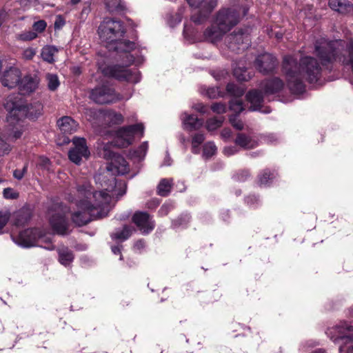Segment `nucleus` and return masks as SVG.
I'll return each instance as SVG.
<instances>
[{"instance_id":"nucleus-31","label":"nucleus","mask_w":353,"mask_h":353,"mask_svg":"<svg viewBox=\"0 0 353 353\" xmlns=\"http://www.w3.org/2000/svg\"><path fill=\"white\" fill-rule=\"evenodd\" d=\"M148 149V143L147 141L143 142L139 148L134 150L132 153H131V157L134 159H137L138 160H141L144 159L146 152Z\"/></svg>"},{"instance_id":"nucleus-26","label":"nucleus","mask_w":353,"mask_h":353,"mask_svg":"<svg viewBox=\"0 0 353 353\" xmlns=\"http://www.w3.org/2000/svg\"><path fill=\"white\" fill-rule=\"evenodd\" d=\"M59 261L63 265H68L72 262L74 256L72 252L66 248L59 250Z\"/></svg>"},{"instance_id":"nucleus-19","label":"nucleus","mask_w":353,"mask_h":353,"mask_svg":"<svg viewBox=\"0 0 353 353\" xmlns=\"http://www.w3.org/2000/svg\"><path fill=\"white\" fill-rule=\"evenodd\" d=\"M57 125L63 133L72 134L78 129V123L70 117H63L57 121Z\"/></svg>"},{"instance_id":"nucleus-56","label":"nucleus","mask_w":353,"mask_h":353,"mask_svg":"<svg viewBox=\"0 0 353 353\" xmlns=\"http://www.w3.org/2000/svg\"><path fill=\"white\" fill-rule=\"evenodd\" d=\"M112 251L114 254H121V249L119 247H112Z\"/></svg>"},{"instance_id":"nucleus-27","label":"nucleus","mask_w":353,"mask_h":353,"mask_svg":"<svg viewBox=\"0 0 353 353\" xmlns=\"http://www.w3.org/2000/svg\"><path fill=\"white\" fill-rule=\"evenodd\" d=\"M133 230L132 227L125 225L121 230L114 232L111 236L113 239L125 241L132 235Z\"/></svg>"},{"instance_id":"nucleus-63","label":"nucleus","mask_w":353,"mask_h":353,"mask_svg":"<svg viewBox=\"0 0 353 353\" xmlns=\"http://www.w3.org/2000/svg\"><path fill=\"white\" fill-rule=\"evenodd\" d=\"M276 37L278 39H280V38H281V37H281V35H280V34H276Z\"/></svg>"},{"instance_id":"nucleus-61","label":"nucleus","mask_w":353,"mask_h":353,"mask_svg":"<svg viewBox=\"0 0 353 353\" xmlns=\"http://www.w3.org/2000/svg\"><path fill=\"white\" fill-rule=\"evenodd\" d=\"M46 249H48V250H53L54 249V246L50 245L48 247H46Z\"/></svg>"},{"instance_id":"nucleus-47","label":"nucleus","mask_w":353,"mask_h":353,"mask_svg":"<svg viewBox=\"0 0 353 353\" xmlns=\"http://www.w3.org/2000/svg\"><path fill=\"white\" fill-rule=\"evenodd\" d=\"M85 114L87 119L92 121H94L95 119V118L97 117L98 115L100 114V113H99L97 111L93 110L92 109H88V110H86Z\"/></svg>"},{"instance_id":"nucleus-39","label":"nucleus","mask_w":353,"mask_h":353,"mask_svg":"<svg viewBox=\"0 0 353 353\" xmlns=\"http://www.w3.org/2000/svg\"><path fill=\"white\" fill-rule=\"evenodd\" d=\"M226 89L228 92L236 97H241L244 93L243 88H239L234 83H228Z\"/></svg>"},{"instance_id":"nucleus-59","label":"nucleus","mask_w":353,"mask_h":353,"mask_svg":"<svg viewBox=\"0 0 353 353\" xmlns=\"http://www.w3.org/2000/svg\"><path fill=\"white\" fill-rule=\"evenodd\" d=\"M347 353H353V345L351 346V348H349Z\"/></svg>"},{"instance_id":"nucleus-57","label":"nucleus","mask_w":353,"mask_h":353,"mask_svg":"<svg viewBox=\"0 0 353 353\" xmlns=\"http://www.w3.org/2000/svg\"><path fill=\"white\" fill-rule=\"evenodd\" d=\"M126 58L128 59V63L130 64L132 63L133 61H134V58L132 55L130 54H126Z\"/></svg>"},{"instance_id":"nucleus-30","label":"nucleus","mask_w":353,"mask_h":353,"mask_svg":"<svg viewBox=\"0 0 353 353\" xmlns=\"http://www.w3.org/2000/svg\"><path fill=\"white\" fill-rule=\"evenodd\" d=\"M105 3L110 12H118L123 10L121 0H105Z\"/></svg>"},{"instance_id":"nucleus-8","label":"nucleus","mask_w":353,"mask_h":353,"mask_svg":"<svg viewBox=\"0 0 353 353\" xmlns=\"http://www.w3.org/2000/svg\"><path fill=\"white\" fill-rule=\"evenodd\" d=\"M72 147L68 152L69 159L75 164H80L83 159H88L90 151L84 138L74 137L72 140Z\"/></svg>"},{"instance_id":"nucleus-55","label":"nucleus","mask_w":353,"mask_h":353,"mask_svg":"<svg viewBox=\"0 0 353 353\" xmlns=\"http://www.w3.org/2000/svg\"><path fill=\"white\" fill-rule=\"evenodd\" d=\"M168 210V206L167 205H163L161 208L159 212L161 213V215H165L167 214Z\"/></svg>"},{"instance_id":"nucleus-10","label":"nucleus","mask_w":353,"mask_h":353,"mask_svg":"<svg viewBox=\"0 0 353 353\" xmlns=\"http://www.w3.org/2000/svg\"><path fill=\"white\" fill-rule=\"evenodd\" d=\"M239 21L238 13L234 10H223L219 12L216 19L217 26L226 32Z\"/></svg>"},{"instance_id":"nucleus-7","label":"nucleus","mask_w":353,"mask_h":353,"mask_svg":"<svg viewBox=\"0 0 353 353\" xmlns=\"http://www.w3.org/2000/svg\"><path fill=\"white\" fill-rule=\"evenodd\" d=\"M143 134V126L141 123L123 127L119 129L114 136V145L119 148H125L130 145L137 132Z\"/></svg>"},{"instance_id":"nucleus-14","label":"nucleus","mask_w":353,"mask_h":353,"mask_svg":"<svg viewBox=\"0 0 353 353\" xmlns=\"http://www.w3.org/2000/svg\"><path fill=\"white\" fill-rule=\"evenodd\" d=\"M276 59L272 54L265 53L259 55L255 61L259 71L263 74H268L273 71L276 65Z\"/></svg>"},{"instance_id":"nucleus-16","label":"nucleus","mask_w":353,"mask_h":353,"mask_svg":"<svg viewBox=\"0 0 353 353\" xmlns=\"http://www.w3.org/2000/svg\"><path fill=\"white\" fill-rule=\"evenodd\" d=\"M132 221L139 228V230L144 234L150 232L154 227L148 214L145 212L135 213L132 217Z\"/></svg>"},{"instance_id":"nucleus-33","label":"nucleus","mask_w":353,"mask_h":353,"mask_svg":"<svg viewBox=\"0 0 353 353\" xmlns=\"http://www.w3.org/2000/svg\"><path fill=\"white\" fill-rule=\"evenodd\" d=\"M223 122V117L210 119L206 122V128L209 131L215 130L221 126Z\"/></svg>"},{"instance_id":"nucleus-23","label":"nucleus","mask_w":353,"mask_h":353,"mask_svg":"<svg viewBox=\"0 0 353 353\" xmlns=\"http://www.w3.org/2000/svg\"><path fill=\"white\" fill-rule=\"evenodd\" d=\"M328 4L331 9L340 13H346L352 9L347 0H330Z\"/></svg>"},{"instance_id":"nucleus-43","label":"nucleus","mask_w":353,"mask_h":353,"mask_svg":"<svg viewBox=\"0 0 353 353\" xmlns=\"http://www.w3.org/2000/svg\"><path fill=\"white\" fill-rule=\"evenodd\" d=\"M46 22L43 20H39L34 22L32 25L33 30L35 32H42L46 28Z\"/></svg>"},{"instance_id":"nucleus-64","label":"nucleus","mask_w":353,"mask_h":353,"mask_svg":"<svg viewBox=\"0 0 353 353\" xmlns=\"http://www.w3.org/2000/svg\"><path fill=\"white\" fill-rule=\"evenodd\" d=\"M319 352H321V350H317V351H315V352H314L313 353H319Z\"/></svg>"},{"instance_id":"nucleus-4","label":"nucleus","mask_w":353,"mask_h":353,"mask_svg":"<svg viewBox=\"0 0 353 353\" xmlns=\"http://www.w3.org/2000/svg\"><path fill=\"white\" fill-rule=\"evenodd\" d=\"M125 32L123 24L119 21L105 19L100 24L98 33L101 39L107 43L117 42L114 50L128 52L135 48V44L129 41H119Z\"/></svg>"},{"instance_id":"nucleus-53","label":"nucleus","mask_w":353,"mask_h":353,"mask_svg":"<svg viewBox=\"0 0 353 353\" xmlns=\"http://www.w3.org/2000/svg\"><path fill=\"white\" fill-rule=\"evenodd\" d=\"M231 130L230 129L225 128L221 131V137L224 139H228L231 137Z\"/></svg>"},{"instance_id":"nucleus-25","label":"nucleus","mask_w":353,"mask_h":353,"mask_svg":"<svg viewBox=\"0 0 353 353\" xmlns=\"http://www.w3.org/2000/svg\"><path fill=\"white\" fill-rule=\"evenodd\" d=\"M283 83L279 79H274L268 81L265 85L264 92L266 94H273L282 89Z\"/></svg>"},{"instance_id":"nucleus-24","label":"nucleus","mask_w":353,"mask_h":353,"mask_svg":"<svg viewBox=\"0 0 353 353\" xmlns=\"http://www.w3.org/2000/svg\"><path fill=\"white\" fill-rule=\"evenodd\" d=\"M58 52V49L52 46H44L41 52V57L42 59L49 63H52L54 62V56Z\"/></svg>"},{"instance_id":"nucleus-62","label":"nucleus","mask_w":353,"mask_h":353,"mask_svg":"<svg viewBox=\"0 0 353 353\" xmlns=\"http://www.w3.org/2000/svg\"><path fill=\"white\" fill-rule=\"evenodd\" d=\"M43 161H44L45 164H47V163H49V160H48V159H45L43 160Z\"/></svg>"},{"instance_id":"nucleus-60","label":"nucleus","mask_w":353,"mask_h":353,"mask_svg":"<svg viewBox=\"0 0 353 353\" xmlns=\"http://www.w3.org/2000/svg\"><path fill=\"white\" fill-rule=\"evenodd\" d=\"M81 0H71V3L72 4H77Z\"/></svg>"},{"instance_id":"nucleus-13","label":"nucleus","mask_w":353,"mask_h":353,"mask_svg":"<svg viewBox=\"0 0 353 353\" xmlns=\"http://www.w3.org/2000/svg\"><path fill=\"white\" fill-rule=\"evenodd\" d=\"M191 7L199 8L201 7L202 16L199 17L194 13L192 16V20L196 23H200L202 21L207 17L208 14L216 6V1L215 0H211L208 3H205V0H187Z\"/></svg>"},{"instance_id":"nucleus-50","label":"nucleus","mask_w":353,"mask_h":353,"mask_svg":"<svg viewBox=\"0 0 353 353\" xmlns=\"http://www.w3.org/2000/svg\"><path fill=\"white\" fill-rule=\"evenodd\" d=\"M237 152V150L234 146L225 147L223 149V153L227 156L232 155Z\"/></svg>"},{"instance_id":"nucleus-36","label":"nucleus","mask_w":353,"mask_h":353,"mask_svg":"<svg viewBox=\"0 0 353 353\" xmlns=\"http://www.w3.org/2000/svg\"><path fill=\"white\" fill-rule=\"evenodd\" d=\"M37 37V33L33 30L25 31L17 36V40L28 41H32Z\"/></svg>"},{"instance_id":"nucleus-1","label":"nucleus","mask_w":353,"mask_h":353,"mask_svg":"<svg viewBox=\"0 0 353 353\" xmlns=\"http://www.w3.org/2000/svg\"><path fill=\"white\" fill-rule=\"evenodd\" d=\"M99 154L104 159H111V162L107 167L106 174H99L94 176L98 190L92 191L88 182L77 187V198L75 201L77 210L72 213V220L79 226L87 224L93 219L107 216L112 199H118L126 192L125 181H117L114 177L108 176L109 172L121 175L128 173L130 168L125 159L111 152L108 144L103 146Z\"/></svg>"},{"instance_id":"nucleus-49","label":"nucleus","mask_w":353,"mask_h":353,"mask_svg":"<svg viewBox=\"0 0 353 353\" xmlns=\"http://www.w3.org/2000/svg\"><path fill=\"white\" fill-rule=\"evenodd\" d=\"M230 122L234 128L237 130H242L243 128V123L241 121L236 119V118H231Z\"/></svg>"},{"instance_id":"nucleus-48","label":"nucleus","mask_w":353,"mask_h":353,"mask_svg":"<svg viewBox=\"0 0 353 353\" xmlns=\"http://www.w3.org/2000/svg\"><path fill=\"white\" fill-rule=\"evenodd\" d=\"M9 216L7 214H3L0 212V234L2 232V230L7 224Z\"/></svg>"},{"instance_id":"nucleus-34","label":"nucleus","mask_w":353,"mask_h":353,"mask_svg":"<svg viewBox=\"0 0 353 353\" xmlns=\"http://www.w3.org/2000/svg\"><path fill=\"white\" fill-rule=\"evenodd\" d=\"M46 79L48 81V87L49 90L54 91L57 89L59 86V78L56 74H47Z\"/></svg>"},{"instance_id":"nucleus-35","label":"nucleus","mask_w":353,"mask_h":353,"mask_svg":"<svg viewBox=\"0 0 353 353\" xmlns=\"http://www.w3.org/2000/svg\"><path fill=\"white\" fill-rule=\"evenodd\" d=\"M216 152V147L212 142H208L203 146V155L205 158L213 156Z\"/></svg>"},{"instance_id":"nucleus-18","label":"nucleus","mask_w":353,"mask_h":353,"mask_svg":"<svg viewBox=\"0 0 353 353\" xmlns=\"http://www.w3.org/2000/svg\"><path fill=\"white\" fill-rule=\"evenodd\" d=\"M352 331H353L352 326L343 323L332 329H329L327 334L332 339L345 340L350 338L347 334Z\"/></svg>"},{"instance_id":"nucleus-37","label":"nucleus","mask_w":353,"mask_h":353,"mask_svg":"<svg viewBox=\"0 0 353 353\" xmlns=\"http://www.w3.org/2000/svg\"><path fill=\"white\" fill-rule=\"evenodd\" d=\"M15 219L16 220L14 224L17 226H20L23 225L28 221L30 219V216L26 212H19L16 214Z\"/></svg>"},{"instance_id":"nucleus-40","label":"nucleus","mask_w":353,"mask_h":353,"mask_svg":"<svg viewBox=\"0 0 353 353\" xmlns=\"http://www.w3.org/2000/svg\"><path fill=\"white\" fill-rule=\"evenodd\" d=\"M274 178V173H271L270 171L265 170L259 176V184L260 185H266L269 183V181Z\"/></svg>"},{"instance_id":"nucleus-52","label":"nucleus","mask_w":353,"mask_h":353,"mask_svg":"<svg viewBox=\"0 0 353 353\" xmlns=\"http://www.w3.org/2000/svg\"><path fill=\"white\" fill-rule=\"evenodd\" d=\"M26 170V167L25 166L22 170H14L13 174L14 176L17 179H21L24 175V172Z\"/></svg>"},{"instance_id":"nucleus-9","label":"nucleus","mask_w":353,"mask_h":353,"mask_svg":"<svg viewBox=\"0 0 353 353\" xmlns=\"http://www.w3.org/2000/svg\"><path fill=\"white\" fill-rule=\"evenodd\" d=\"M69 212L66 206L61 204L56 205L54 210L49 212L50 222L53 229L59 234H64L67 229L65 215Z\"/></svg>"},{"instance_id":"nucleus-45","label":"nucleus","mask_w":353,"mask_h":353,"mask_svg":"<svg viewBox=\"0 0 353 353\" xmlns=\"http://www.w3.org/2000/svg\"><path fill=\"white\" fill-rule=\"evenodd\" d=\"M211 109L214 112L223 114L226 111V106L221 103H215L212 105Z\"/></svg>"},{"instance_id":"nucleus-3","label":"nucleus","mask_w":353,"mask_h":353,"mask_svg":"<svg viewBox=\"0 0 353 353\" xmlns=\"http://www.w3.org/2000/svg\"><path fill=\"white\" fill-rule=\"evenodd\" d=\"M19 102L17 97L10 96L3 103V108L8 114L7 121L12 126V132L9 137L14 139L19 138L22 134L23 130L19 124L21 119L25 117L32 119L37 118L43 110V106L39 102L27 107L20 105Z\"/></svg>"},{"instance_id":"nucleus-20","label":"nucleus","mask_w":353,"mask_h":353,"mask_svg":"<svg viewBox=\"0 0 353 353\" xmlns=\"http://www.w3.org/2000/svg\"><path fill=\"white\" fill-rule=\"evenodd\" d=\"M181 119L183 128L189 131L197 130L203 125L202 120L199 119L193 114L184 113Z\"/></svg>"},{"instance_id":"nucleus-28","label":"nucleus","mask_w":353,"mask_h":353,"mask_svg":"<svg viewBox=\"0 0 353 353\" xmlns=\"http://www.w3.org/2000/svg\"><path fill=\"white\" fill-rule=\"evenodd\" d=\"M37 85L35 80L31 77H26L21 81V90L26 92H31L34 91Z\"/></svg>"},{"instance_id":"nucleus-2","label":"nucleus","mask_w":353,"mask_h":353,"mask_svg":"<svg viewBox=\"0 0 353 353\" xmlns=\"http://www.w3.org/2000/svg\"><path fill=\"white\" fill-rule=\"evenodd\" d=\"M283 71L290 89L295 92L303 90V81L310 83L317 82L321 76V68L317 61L312 57H303L297 64L292 56L283 59Z\"/></svg>"},{"instance_id":"nucleus-11","label":"nucleus","mask_w":353,"mask_h":353,"mask_svg":"<svg viewBox=\"0 0 353 353\" xmlns=\"http://www.w3.org/2000/svg\"><path fill=\"white\" fill-rule=\"evenodd\" d=\"M12 238L17 244L23 248L39 245L37 241L40 239V236L36 229L25 230Z\"/></svg>"},{"instance_id":"nucleus-15","label":"nucleus","mask_w":353,"mask_h":353,"mask_svg":"<svg viewBox=\"0 0 353 353\" xmlns=\"http://www.w3.org/2000/svg\"><path fill=\"white\" fill-rule=\"evenodd\" d=\"M21 81V74L17 68L11 67L3 72L1 81L4 87L8 88H15Z\"/></svg>"},{"instance_id":"nucleus-22","label":"nucleus","mask_w":353,"mask_h":353,"mask_svg":"<svg viewBox=\"0 0 353 353\" xmlns=\"http://www.w3.org/2000/svg\"><path fill=\"white\" fill-rule=\"evenodd\" d=\"M235 143L244 149H252L258 145V141L245 134L239 133Z\"/></svg>"},{"instance_id":"nucleus-42","label":"nucleus","mask_w":353,"mask_h":353,"mask_svg":"<svg viewBox=\"0 0 353 353\" xmlns=\"http://www.w3.org/2000/svg\"><path fill=\"white\" fill-rule=\"evenodd\" d=\"M230 108L236 113H240L243 110L242 101L238 99H234L230 102Z\"/></svg>"},{"instance_id":"nucleus-32","label":"nucleus","mask_w":353,"mask_h":353,"mask_svg":"<svg viewBox=\"0 0 353 353\" xmlns=\"http://www.w3.org/2000/svg\"><path fill=\"white\" fill-rule=\"evenodd\" d=\"M234 75L241 81H246L251 79V75L246 69L238 67L234 69Z\"/></svg>"},{"instance_id":"nucleus-29","label":"nucleus","mask_w":353,"mask_h":353,"mask_svg":"<svg viewBox=\"0 0 353 353\" xmlns=\"http://www.w3.org/2000/svg\"><path fill=\"white\" fill-rule=\"evenodd\" d=\"M170 189L171 181L169 179H163L160 181L157 187V192L160 196H165L169 194Z\"/></svg>"},{"instance_id":"nucleus-6","label":"nucleus","mask_w":353,"mask_h":353,"mask_svg":"<svg viewBox=\"0 0 353 353\" xmlns=\"http://www.w3.org/2000/svg\"><path fill=\"white\" fill-rule=\"evenodd\" d=\"M99 69L104 75L114 77L119 81H126L133 83L140 81V75L137 71H132L123 65H116L104 68L100 67Z\"/></svg>"},{"instance_id":"nucleus-54","label":"nucleus","mask_w":353,"mask_h":353,"mask_svg":"<svg viewBox=\"0 0 353 353\" xmlns=\"http://www.w3.org/2000/svg\"><path fill=\"white\" fill-rule=\"evenodd\" d=\"M64 24V21H63V19L59 17H57L55 23H54V27L56 28H60L61 27H62Z\"/></svg>"},{"instance_id":"nucleus-58","label":"nucleus","mask_w":353,"mask_h":353,"mask_svg":"<svg viewBox=\"0 0 353 353\" xmlns=\"http://www.w3.org/2000/svg\"><path fill=\"white\" fill-rule=\"evenodd\" d=\"M196 110L201 112H204V106L203 105H199L197 107H196Z\"/></svg>"},{"instance_id":"nucleus-46","label":"nucleus","mask_w":353,"mask_h":353,"mask_svg":"<svg viewBox=\"0 0 353 353\" xmlns=\"http://www.w3.org/2000/svg\"><path fill=\"white\" fill-rule=\"evenodd\" d=\"M3 196L6 199H16L18 197V194L12 188H5L3 190Z\"/></svg>"},{"instance_id":"nucleus-17","label":"nucleus","mask_w":353,"mask_h":353,"mask_svg":"<svg viewBox=\"0 0 353 353\" xmlns=\"http://www.w3.org/2000/svg\"><path fill=\"white\" fill-rule=\"evenodd\" d=\"M225 33L226 32L219 26H217V24L215 23L205 29L203 32V39L206 41L216 43L222 39Z\"/></svg>"},{"instance_id":"nucleus-5","label":"nucleus","mask_w":353,"mask_h":353,"mask_svg":"<svg viewBox=\"0 0 353 353\" xmlns=\"http://www.w3.org/2000/svg\"><path fill=\"white\" fill-rule=\"evenodd\" d=\"M132 94L123 97L115 92L114 90L108 85H102L93 89L90 94V99L97 103L106 104L114 103L121 100H128Z\"/></svg>"},{"instance_id":"nucleus-21","label":"nucleus","mask_w":353,"mask_h":353,"mask_svg":"<svg viewBox=\"0 0 353 353\" xmlns=\"http://www.w3.org/2000/svg\"><path fill=\"white\" fill-rule=\"evenodd\" d=\"M247 100L250 103V110L252 111H261L263 97L261 92L253 90L248 93Z\"/></svg>"},{"instance_id":"nucleus-51","label":"nucleus","mask_w":353,"mask_h":353,"mask_svg":"<svg viewBox=\"0 0 353 353\" xmlns=\"http://www.w3.org/2000/svg\"><path fill=\"white\" fill-rule=\"evenodd\" d=\"M8 14L5 9H0V27L7 20Z\"/></svg>"},{"instance_id":"nucleus-12","label":"nucleus","mask_w":353,"mask_h":353,"mask_svg":"<svg viewBox=\"0 0 353 353\" xmlns=\"http://www.w3.org/2000/svg\"><path fill=\"white\" fill-rule=\"evenodd\" d=\"M225 41L229 43V48L232 50H245L250 43L249 34L242 32L227 36Z\"/></svg>"},{"instance_id":"nucleus-38","label":"nucleus","mask_w":353,"mask_h":353,"mask_svg":"<svg viewBox=\"0 0 353 353\" xmlns=\"http://www.w3.org/2000/svg\"><path fill=\"white\" fill-rule=\"evenodd\" d=\"M205 137L203 134H195L192 138V152L194 153H198L199 152V145L203 143L204 141Z\"/></svg>"},{"instance_id":"nucleus-44","label":"nucleus","mask_w":353,"mask_h":353,"mask_svg":"<svg viewBox=\"0 0 353 353\" xmlns=\"http://www.w3.org/2000/svg\"><path fill=\"white\" fill-rule=\"evenodd\" d=\"M37 51L32 48H28L23 52L22 57L26 60H31L35 56Z\"/></svg>"},{"instance_id":"nucleus-41","label":"nucleus","mask_w":353,"mask_h":353,"mask_svg":"<svg viewBox=\"0 0 353 353\" xmlns=\"http://www.w3.org/2000/svg\"><path fill=\"white\" fill-rule=\"evenodd\" d=\"M107 117L113 124H120L123 121V117L120 113L110 112Z\"/></svg>"}]
</instances>
